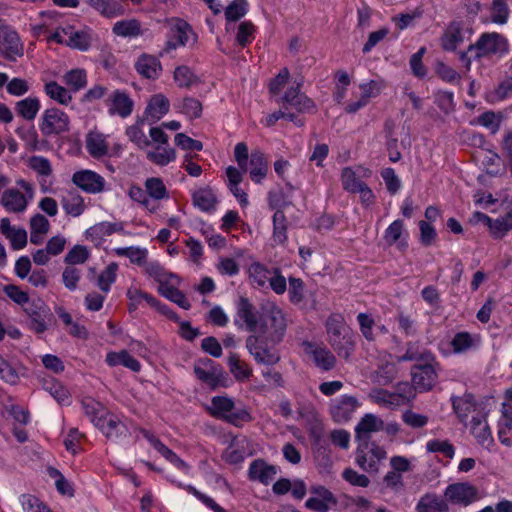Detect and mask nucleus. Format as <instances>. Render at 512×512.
<instances>
[{
  "label": "nucleus",
  "mask_w": 512,
  "mask_h": 512,
  "mask_svg": "<svg viewBox=\"0 0 512 512\" xmlns=\"http://www.w3.org/2000/svg\"><path fill=\"white\" fill-rule=\"evenodd\" d=\"M287 329L286 315L274 302H267L261 307L260 330L267 336L271 346L280 344Z\"/></svg>",
  "instance_id": "obj_1"
},
{
  "label": "nucleus",
  "mask_w": 512,
  "mask_h": 512,
  "mask_svg": "<svg viewBox=\"0 0 512 512\" xmlns=\"http://www.w3.org/2000/svg\"><path fill=\"white\" fill-rule=\"evenodd\" d=\"M325 328L328 342L337 351L338 355L348 357L349 350L353 347L351 331L347 327L344 316L341 313H331L326 322Z\"/></svg>",
  "instance_id": "obj_2"
},
{
  "label": "nucleus",
  "mask_w": 512,
  "mask_h": 512,
  "mask_svg": "<svg viewBox=\"0 0 512 512\" xmlns=\"http://www.w3.org/2000/svg\"><path fill=\"white\" fill-rule=\"evenodd\" d=\"M468 51H475V57L478 59L489 56L503 57L509 52V42L500 33L486 32L468 47Z\"/></svg>",
  "instance_id": "obj_3"
},
{
  "label": "nucleus",
  "mask_w": 512,
  "mask_h": 512,
  "mask_svg": "<svg viewBox=\"0 0 512 512\" xmlns=\"http://www.w3.org/2000/svg\"><path fill=\"white\" fill-rule=\"evenodd\" d=\"M271 343L260 335H250L246 339V348L250 355L258 364L273 366L277 364L281 357L280 354L270 347Z\"/></svg>",
  "instance_id": "obj_4"
},
{
  "label": "nucleus",
  "mask_w": 512,
  "mask_h": 512,
  "mask_svg": "<svg viewBox=\"0 0 512 512\" xmlns=\"http://www.w3.org/2000/svg\"><path fill=\"white\" fill-rule=\"evenodd\" d=\"M194 373L197 379L205 383L211 389L225 386L227 374L224 369L213 360L203 358L194 364Z\"/></svg>",
  "instance_id": "obj_5"
},
{
  "label": "nucleus",
  "mask_w": 512,
  "mask_h": 512,
  "mask_svg": "<svg viewBox=\"0 0 512 512\" xmlns=\"http://www.w3.org/2000/svg\"><path fill=\"white\" fill-rule=\"evenodd\" d=\"M439 363L434 361H423L412 367V383L415 389L420 392L430 391L438 381Z\"/></svg>",
  "instance_id": "obj_6"
},
{
  "label": "nucleus",
  "mask_w": 512,
  "mask_h": 512,
  "mask_svg": "<svg viewBox=\"0 0 512 512\" xmlns=\"http://www.w3.org/2000/svg\"><path fill=\"white\" fill-rule=\"evenodd\" d=\"M69 116L58 108L46 109L39 123L43 135H58L69 130Z\"/></svg>",
  "instance_id": "obj_7"
},
{
  "label": "nucleus",
  "mask_w": 512,
  "mask_h": 512,
  "mask_svg": "<svg viewBox=\"0 0 512 512\" xmlns=\"http://www.w3.org/2000/svg\"><path fill=\"white\" fill-rule=\"evenodd\" d=\"M110 116H119L121 118L129 117L134 109V101L129 94L123 90H114L105 99Z\"/></svg>",
  "instance_id": "obj_8"
},
{
  "label": "nucleus",
  "mask_w": 512,
  "mask_h": 512,
  "mask_svg": "<svg viewBox=\"0 0 512 512\" xmlns=\"http://www.w3.org/2000/svg\"><path fill=\"white\" fill-rule=\"evenodd\" d=\"M364 445H358L356 450L355 461L366 472L377 473L379 470V462L386 458V451L373 444L368 452Z\"/></svg>",
  "instance_id": "obj_9"
},
{
  "label": "nucleus",
  "mask_w": 512,
  "mask_h": 512,
  "mask_svg": "<svg viewBox=\"0 0 512 512\" xmlns=\"http://www.w3.org/2000/svg\"><path fill=\"white\" fill-rule=\"evenodd\" d=\"M478 490L467 482L453 483L446 487L444 496L453 504L468 506L477 499Z\"/></svg>",
  "instance_id": "obj_10"
},
{
  "label": "nucleus",
  "mask_w": 512,
  "mask_h": 512,
  "mask_svg": "<svg viewBox=\"0 0 512 512\" xmlns=\"http://www.w3.org/2000/svg\"><path fill=\"white\" fill-rule=\"evenodd\" d=\"M384 421L375 414H365L355 427V440L368 448L372 433L382 431Z\"/></svg>",
  "instance_id": "obj_11"
},
{
  "label": "nucleus",
  "mask_w": 512,
  "mask_h": 512,
  "mask_svg": "<svg viewBox=\"0 0 512 512\" xmlns=\"http://www.w3.org/2000/svg\"><path fill=\"white\" fill-rule=\"evenodd\" d=\"M0 54L9 60L22 55V45L18 34L0 20Z\"/></svg>",
  "instance_id": "obj_12"
},
{
  "label": "nucleus",
  "mask_w": 512,
  "mask_h": 512,
  "mask_svg": "<svg viewBox=\"0 0 512 512\" xmlns=\"http://www.w3.org/2000/svg\"><path fill=\"white\" fill-rule=\"evenodd\" d=\"M72 182L77 187L90 194L100 193L105 188V179L91 170L75 172L72 176Z\"/></svg>",
  "instance_id": "obj_13"
},
{
  "label": "nucleus",
  "mask_w": 512,
  "mask_h": 512,
  "mask_svg": "<svg viewBox=\"0 0 512 512\" xmlns=\"http://www.w3.org/2000/svg\"><path fill=\"white\" fill-rule=\"evenodd\" d=\"M283 107L288 110L295 109L297 112H310L315 108L314 102L300 92V83L296 87L289 88L281 98Z\"/></svg>",
  "instance_id": "obj_14"
},
{
  "label": "nucleus",
  "mask_w": 512,
  "mask_h": 512,
  "mask_svg": "<svg viewBox=\"0 0 512 512\" xmlns=\"http://www.w3.org/2000/svg\"><path fill=\"white\" fill-rule=\"evenodd\" d=\"M358 406L359 403L355 397L343 395L332 402L330 413L335 422L344 423L351 419Z\"/></svg>",
  "instance_id": "obj_15"
},
{
  "label": "nucleus",
  "mask_w": 512,
  "mask_h": 512,
  "mask_svg": "<svg viewBox=\"0 0 512 512\" xmlns=\"http://www.w3.org/2000/svg\"><path fill=\"white\" fill-rule=\"evenodd\" d=\"M96 428H98L107 439L113 441H116L121 437L129 436V430L126 424L110 411L105 416V420L101 422V425Z\"/></svg>",
  "instance_id": "obj_16"
},
{
  "label": "nucleus",
  "mask_w": 512,
  "mask_h": 512,
  "mask_svg": "<svg viewBox=\"0 0 512 512\" xmlns=\"http://www.w3.org/2000/svg\"><path fill=\"white\" fill-rule=\"evenodd\" d=\"M277 473L278 468L275 465L268 464L265 460L259 458L250 463L248 478L251 481H258L263 485H268Z\"/></svg>",
  "instance_id": "obj_17"
},
{
  "label": "nucleus",
  "mask_w": 512,
  "mask_h": 512,
  "mask_svg": "<svg viewBox=\"0 0 512 512\" xmlns=\"http://www.w3.org/2000/svg\"><path fill=\"white\" fill-rule=\"evenodd\" d=\"M141 433L145 439L171 464L178 469L187 472L189 466L171 449H169L163 442L160 441L153 433L146 429H141Z\"/></svg>",
  "instance_id": "obj_18"
},
{
  "label": "nucleus",
  "mask_w": 512,
  "mask_h": 512,
  "mask_svg": "<svg viewBox=\"0 0 512 512\" xmlns=\"http://www.w3.org/2000/svg\"><path fill=\"white\" fill-rule=\"evenodd\" d=\"M170 102L163 94H155L151 97L145 108V120L150 124L159 121L169 112Z\"/></svg>",
  "instance_id": "obj_19"
},
{
  "label": "nucleus",
  "mask_w": 512,
  "mask_h": 512,
  "mask_svg": "<svg viewBox=\"0 0 512 512\" xmlns=\"http://www.w3.org/2000/svg\"><path fill=\"white\" fill-rule=\"evenodd\" d=\"M236 317L235 324L239 327H242V325L239 324V320H241L245 324L247 331L255 332L257 330L258 319L255 308L247 298H240L237 305Z\"/></svg>",
  "instance_id": "obj_20"
},
{
  "label": "nucleus",
  "mask_w": 512,
  "mask_h": 512,
  "mask_svg": "<svg viewBox=\"0 0 512 512\" xmlns=\"http://www.w3.org/2000/svg\"><path fill=\"white\" fill-rule=\"evenodd\" d=\"M62 32L67 39V46L73 49H78L80 51H87L92 42V31L90 29L86 30H75L73 27L68 26L62 28Z\"/></svg>",
  "instance_id": "obj_21"
},
{
  "label": "nucleus",
  "mask_w": 512,
  "mask_h": 512,
  "mask_svg": "<svg viewBox=\"0 0 512 512\" xmlns=\"http://www.w3.org/2000/svg\"><path fill=\"white\" fill-rule=\"evenodd\" d=\"M81 407L84 414L95 427L101 425V422L105 420V416L109 412L101 402L90 396H85L81 399Z\"/></svg>",
  "instance_id": "obj_22"
},
{
  "label": "nucleus",
  "mask_w": 512,
  "mask_h": 512,
  "mask_svg": "<svg viewBox=\"0 0 512 512\" xmlns=\"http://www.w3.org/2000/svg\"><path fill=\"white\" fill-rule=\"evenodd\" d=\"M470 430L480 445L489 447L493 444V437L485 415L481 413L474 415L471 419Z\"/></svg>",
  "instance_id": "obj_23"
},
{
  "label": "nucleus",
  "mask_w": 512,
  "mask_h": 512,
  "mask_svg": "<svg viewBox=\"0 0 512 512\" xmlns=\"http://www.w3.org/2000/svg\"><path fill=\"white\" fill-rule=\"evenodd\" d=\"M86 150L95 159H101L108 155V143L106 135L99 131H90L86 135Z\"/></svg>",
  "instance_id": "obj_24"
},
{
  "label": "nucleus",
  "mask_w": 512,
  "mask_h": 512,
  "mask_svg": "<svg viewBox=\"0 0 512 512\" xmlns=\"http://www.w3.org/2000/svg\"><path fill=\"white\" fill-rule=\"evenodd\" d=\"M42 389L48 392L59 404L69 405L71 395L68 389L53 377H43L40 380Z\"/></svg>",
  "instance_id": "obj_25"
},
{
  "label": "nucleus",
  "mask_w": 512,
  "mask_h": 512,
  "mask_svg": "<svg viewBox=\"0 0 512 512\" xmlns=\"http://www.w3.org/2000/svg\"><path fill=\"white\" fill-rule=\"evenodd\" d=\"M510 432H512V406L502 403L497 434L501 444L507 447H512V438L508 436Z\"/></svg>",
  "instance_id": "obj_26"
},
{
  "label": "nucleus",
  "mask_w": 512,
  "mask_h": 512,
  "mask_svg": "<svg viewBox=\"0 0 512 512\" xmlns=\"http://www.w3.org/2000/svg\"><path fill=\"white\" fill-rule=\"evenodd\" d=\"M250 178L255 183H261L268 171V162L264 153L259 150L252 151L248 162Z\"/></svg>",
  "instance_id": "obj_27"
},
{
  "label": "nucleus",
  "mask_w": 512,
  "mask_h": 512,
  "mask_svg": "<svg viewBox=\"0 0 512 512\" xmlns=\"http://www.w3.org/2000/svg\"><path fill=\"white\" fill-rule=\"evenodd\" d=\"M137 72L147 79H156L162 70L160 61L151 55H141L135 63Z\"/></svg>",
  "instance_id": "obj_28"
},
{
  "label": "nucleus",
  "mask_w": 512,
  "mask_h": 512,
  "mask_svg": "<svg viewBox=\"0 0 512 512\" xmlns=\"http://www.w3.org/2000/svg\"><path fill=\"white\" fill-rule=\"evenodd\" d=\"M415 509L417 512H449L447 502L435 493L424 494Z\"/></svg>",
  "instance_id": "obj_29"
},
{
  "label": "nucleus",
  "mask_w": 512,
  "mask_h": 512,
  "mask_svg": "<svg viewBox=\"0 0 512 512\" xmlns=\"http://www.w3.org/2000/svg\"><path fill=\"white\" fill-rule=\"evenodd\" d=\"M398 362L405 361H434V354L422 347L418 341H410L407 343V349L405 354L397 357Z\"/></svg>",
  "instance_id": "obj_30"
},
{
  "label": "nucleus",
  "mask_w": 512,
  "mask_h": 512,
  "mask_svg": "<svg viewBox=\"0 0 512 512\" xmlns=\"http://www.w3.org/2000/svg\"><path fill=\"white\" fill-rule=\"evenodd\" d=\"M452 407L460 422L465 423L469 414L476 409V403L472 394H465L462 397H451Z\"/></svg>",
  "instance_id": "obj_31"
},
{
  "label": "nucleus",
  "mask_w": 512,
  "mask_h": 512,
  "mask_svg": "<svg viewBox=\"0 0 512 512\" xmlns=\"http://www.w3.org/2000/svg\"><path fill=\"white\" fill-rule=\"evenodd\" d=\"M105 361L109 366L114 367L122 365L134 372H138L141 369L140 362L132 355H130V353L126 350H121L119 352H109L106 355Z\"/></svg>",
  "instance_id": "obj_32"
},
{
  "label": "nucleus",
  "mask_w": 512,
  "mask_h": 512,
  "mask_svg": "<svg viewBox=\"0 0 512 512\" xmlns=\"http://www.w3.org/2000/svg\"><path fill=\"white\" fill-rule=\"evenodd\" d=\"M89 5L107 18H114L125 13L124 6L117 0H87Z\"/></svg>",
  "instance_id": "obj_33"
},
{
  "label": "nucleus",
  "mask_w": 512,
  "mask_h": 512,
  "mask_svg": "<svg viewBox=\"0 0 512 512\" xmlns=\"http://www.w3.org/2000/svg\"><path fill=\"white\" fill-rule=\"evenodd\" d=\"M403 232L404 223L402 220L397 219L385 230L384 240L389 246L397 245L400 250H404L407 247V242L401 239Z\"/></svg>",
  "instance_id": "obj_34"
},
{
  "label": "nucleus",
  "mask_w": 512,
  "mask_h": 512,
  "mask_svg": "<svg viewBox=\"0 0 512 512\" xmlns=\"http://www.w3.org/2000/svg\"><path fill=\"white\" fill-rule=\"evenodd\" d=\"M145 189L149 199L154 203L155 201H161L169 199V192L159 177H150L145 181Z\"/></svg>",
  "instance_id": "obj_35"
},
{
  "label": "nucleus",
  "mask_w": 512,
  "mask_h": 512,
  "mask_svg": "<svg viewBox=\"0 0 512 512\" xmlns=\"http://www.w3.org/2000/svg\"><path fill=\"white\" fill-rule=\"evenodd\" d=\"M144 266L146 274L152 277L156 282H158L159 286L171 283L173 280H175L177 283L179 282V278L177 275L167 272L156 261H152L149 263L146 262Z\"/></svg>",
  "instance_id": "obj_36"
},
{
  "label": "nucleus",
  "mask_w": 512,
  "mask_h": 512,
  "mask_svg": "<svg viewBox=\"0 0 512 512\" xmlns=\"http://www.w3.org/2000/svg\"><path fill=\"white\" fill-rule=\"evenodd\" d=\"M272 240L277 245H283L287 241V218L283 210L275 211L273 217Z\"/></svg>",
  "instance_id": "obj_37"
},
{
  "label": "nucleus",
  "mask_w": 512,
  "mask_h": 512,
  "mask_svg": "<svg viewBox=\"0 0 512 512\" xmlns=\"http://www.w3.org/2000/svg\"><path fill=\"white\" fill-rule=\"evenodd\" d=\"M463 41L461 27L458 23H452L441 37V46L445 51H454Z\"/></svg>",
  "instance_id": "obj_38"
},
{
  "label": "nucleus",
  "mask_w": 512,
  "mask_h": 512,
  "mask_svg": "<svg viewBox=\"0 0 512 512\" xmlns=\"http://www.w3.org/2000/svg\"><path fill=\"white\" fill-rule=\"evenodd\" d=\"M146 157L157 166H166L176 159V151L174 148L158 145L154 150L148 151Z\"/></svg>",
  "instance_id": "obj_39"
},
{
  "label": "nucleus",
  "mask_w": 512,
  "mask_h": 512,
  "mask_svg": "<svg viewBox=\"0 0 512 512\" xmlns=\"http://www.w3.org/2000/svg\"><path fill=\"white\" fill-rule=\"evenodd\" d=\"M158 291L162 296L177 304L182 309L189 310L191 308V304L185 294L174 287L172 282L159 286Z\"/></svg>",
  "instance_id": "obj_40"
},
{
  "label": "nucleus",
  "mask_w": 512,
  "mask_h": 512,
  "mask_svg": "<svg viewBox=\"0 0 512 512\" xmlns=\"http://www.w3.org/2000/svg\"><path fill=\"white\" fill-rule=\"evenodd\" d=\"M2 203L4 207L13 212H20L26 208L25 196L16 189H9L3 193Z\"/></svg>",
  "instance_id": "obj_41"
},
{
  "label": "nucleus",
  "mask_w": 512,
  "mask_h": 512,
  "mask_svg": "<svg viewBox=\"0 0 512 512\" xmlns=\"http://www.w3.org/2000/svg\"><path fill=\"white\" fill-rule=\"evenodd\" d=\"M512 230V210L505 215L492 219L489 231L494 239H501Z\"/></svg>",
  "instance_id": "obj_42"
},
{
  "label": "nucleus",
  "mask_w": 512,
  "mask_h": 512,
  "mask_svg": "<svg viewBox=\"0 0 512 512\" xmlns=\"http://www.w3.org/2000/svg\"><path fill=\"white\" fill-rule=\"evenodd\" d=\"M193 203L205 212L215 210L217 199L211 189H199L193 193Z\"/></svg>",
  "instance_id": "obj_43"
},
{
  "label": "nucleus",
  "mask_w": 512,
  "mask_h": 512,
  "mask_svg": "<svg viewBox=\"0 0 512 512\" xmlns=\"http://www.w3.org/2000/svg\"><path fill=\"white\" fill-rule=\"evenodd\" d=\"M63 209L68 215L80 216L85 209L84 199L77 192L70 191L62 200Z\"/></svg>",
  "instance_id": "obj_44"
},
{
  "label": "nucleus",
  "mask_w": 512,
  "mask_h": 512,
  "mask_svg": "<svg viewBox=\"0 0 512 512\" xmlns=\"http://www.w3.org/2000/svg\"><path fill=\"white\" fill-rule=\"evenodd\" d=\"M63 82L70 91L77 92L87 85V73L84 69H71L63 75Z\"/></svg>",
  "instance_id": "obj_45"
},
{
  "label": "nucleus",
  "mask_w": 512,
  "mask_h": 512,
  "mask_svg": "<svg viewBox=\"0 0 512 512\" xmlns=\"http://www.w3.org/2000/svg\"><path fill=\"white\" fill-rule=\"evenodd\" d=\"M114 253L117 256L129 258L131 263L137 264L139 266L146 264L148 255L147 249L134 246L115 248Z\"/></svg>",
  "instance_id": "obj_46"
},
{
  "label": "nucleus",
  "mask_w": 512,
  "mask_h": 512,
  "mask_svg": "<svg viewBox=\"0 0 512 512\" xmlns=\"http://www.w3.org/2000/svg\"><path fill=\"white\" fill-rule=\"evenodd\" d=\"M124 231V224L122 222H100L90 227L87 230V234L92 237L103 238L106 236H110L115 232Z\"/></svg>",
  "instance_id": "obj_47"
},
{
  "label": "nucleus",
  "mask_w": 512,
  "mask_h": 512,
  "mask_svg": "<svg viewBox=\"0 0 512 512\" xmlns=\"http://www.w3.org/2000/svg\"><path fill=\"white\" fill-rule=\"evenodd\" d=\"M46 94L59 104L68 105L72 101L70 90L59 85L57 82L51 81L44 85Z\"/></svg>",
  "instance_id": "obj_48"
},
{
  "label": "nucleus",
  "mask_w": 512,
  "mask_h": 512,
  "mask_svg": "<svg viewBox=\"0 0 512 512\" xmlns=\"http://www.w3.org/2000/svg\"><path fill=\"white\" fill-rule=\"evenodd\" d=\"M144 121L145 119L138 120L135 124L127 127L125 132L129 140L140 149H145L150 145V140L142 129Z\"/></svg>",
  "instance_id": "obj_49"
},
{
  "label": "nucleus",
  "mask_w": 512,
  "mask_h": 512,
  "mask_svg": "<svg viewBox=\"0 0 512 512\" xmlns=\"http://www.w3.org/2000/svg\"><path fill=\"white\" fill-rule=\"evenodd\" d=\"M249 278L252 283L259 288H263L268 283L272 271L260 262H254L249 267Z\"/></svg>",
  "instance_id": "obj_50"
},
{
  "label": "nucleus",
  "mask_w": 512,
  "mask_h": 512,
  "mask_svg": "<svg viewBox=\"0 0 512 512\" xmlns=\"http://www.w3.org/2000/svg\"><path fill=\"white\" fill-rule=\"evenodd\" d=\"M112 31L117 36L135 37L141 34L139 21L135 19L118 21L113 25Z\"/></svg>",
  "instance_id": "obj_51"
},
{
  "label": "nucleus",
  "mask_w": 512,
  "mask_h": 512,
  "mask_svg": "<svg viewBox=\"0 0 512 512\" xmlns=\"http://www.w3.org/2000/svg\"><path fill=\"white\" fill-rule=\"evenodd\" d=\"M509 0H492L491 3V21L498 25H504L508 22L510 16Z\"/></svg>",
  "instance_id": "obj_52"
},
{
  "label": "nucleus",
  "mask_w": 512,
  "mask_h": 512,
  "mask_svg": "<svg viewBox=\"0 0 512 512\" xmlns=\"http://www.w3.org/2000/svg\"><path fill=\"white\" fill-rule=\"evenodd\" d=\"M234 402L231 398L224 396H215L211 400L210 414L216 418L224 419L228 412L234 408Z\"/></svg>",
  "instance_id": "obj_53"
},
{
  "label": "nucleus",
  "mask_w": 512,
  "mask_h": 512,
  "mask_svg": "<svg viewBox=\"0 0 512 512\" xmlns=\"http://www.w3.org/2000/svg\"><path fill=\"white\" fill-rule=\"evenodd\" d=\"M188 25L185 22H179L172 28V35L167 41L166 51L176 49L180 45H185L188 41Z\"/></svg>",
  "instance_id": "obj_54"
},
{
  "label": "nucleus",
  "mask_w": 512,
  "mask_h": 512,
  "mask_svg": "<svg viewBox=\"0 0 512 512\" xmlns=\"http://www.w3.org/2000/svg\"><path fill=\"white\" fill-rule=\"evenodd\" d=\"M228 366L230 372L238 381L246 380L252 375V370L249 368V366L241 361L239 357L234 353L230 354L228 357Z\"/></svg>",
  "instance_id": "obj_55"
},
{
  "label": "nucleus",
  "mask_w": 512,
  "mask_h": 512,
  "mask_svg": "<svg viewBox=\"0 0 512 512\" xmlns=\"http://www.w3.org/2000/svg\"><path fill=\"white\" fill-rule=\"evenodd\" d=\"M128 195L133 201L142 205L150 213H155L159 208L158 205L149 199L146 193V189H142L140 186L131 185L128 191Z\"/></svg>",
  "instance_id": "obj_56"
},
{
  "label": "nucleus",
  "mask_w": 512,
  "mask_h": 512,
  "mask_svg": "<svg viewBox=\"0 0 512 512\" xmlns=\"http://www.w3.org/2000/svg\"><path fill=\"white\" fill-rule=\"evenodd\" d=\"M118 265L115 262L110 263L98 276L97 285L103 292L107 293L111 285L116 280Z\"/></svg>",
  "instance_id": "obj_57"
},
{
  "label": "nucleus",
  "mask_w": 512,
  "mask_h": 512,
  "mask_svg": "<svg viewBox=\"0 0 512 512\" xmlns=\"http://www.w3.org/2000/svg\"><path fill=\"white\" fill-rule=\"evenodd\" d=\"M34 171H36L38 175L42 177L40 180V185L42 191L46 192L50 186V182H48L45 177L50 176L52 173L50 162L44 157L34 156Z\"/></svg>",
  "instance_id": "obj_58"
},
{
  "label": "nucleus",
  "mask_w": 512,
  "mask_h": 512,
  "mask_svg": "<svg viewBox=\"0 0 512 512\" xmlns=\"http://www.w3.org/2000/svg\"><path fill=\"white\" fill-rule=\"evenodd\" d=\"M426 450L430 453H441L450 459H452L455 454V448L449 440H430L426 443Z\"/></svg>",
  "instance_id": "obj_59"
},
{
  "label": "nucleus",
  "mask_w": 512,
  "mask_h": 512,
  "mask_svg": "<svg viewBox=\"0 0 512 512\" xmlns=\"http://www.w3.org/2000/svg\"><path fill=\"white\" fill-rule=\"evenodd\" d=\"M174 80L180 88H189L197 82V76L187 66H179L174 71Z\"/></svg>",
  "instance_id": "obj_60"
},
{
  "label": "nucleus",
  "mask_w": 512,
  "mask_h": 512,
  "mask_svg": "<svg viewBox=\"0 0 512 512\" xmlns=\"http://www.w3.org/2000/svg\"><path fill=\"white\" fill-rule=\"evenodd\" d=\"M313 358L318 367L325 371L331 370L336 363L335 356L325 348H318L313 351Z\"/></svg>",
  "instance_id": "obj_61"
},
{
  "label": "nucleus",
  "mask_w": 512,
  "mask_h": 512,
  "mask_svg": "<svg viewBox=\"0 0 512 512\" xmlns=\"http://www.w3.org/2000/svg\"><path fill=\"white\" fill-rule=\"evenodd\" d=\"M247 7V0H233L225 9L226 20L230 22L239 20L247 13Z\"/></svg>",
  "instance_id": "obj_62"
},
{
  "label": "nucleus",
  "mask_w": 512,
  "mask_h": 512,
  "mask_svg": "<svg viewBox=\"0 0 512 512\" xmlns=\"http://www.w3.org/2000/svg\"><path fill=\"white\" fill-rule=\"evenodd\" d=\"M416 389L414 385L408 382L399 383L396 387L395 393L399 400L394 401L395 406L407 404L415 399Z\"/></svg>",
  "instance_id": "obj_63"
},
{
  "label": "nucleus",
  "mask_w": 512,
  "mask_h": 512,
  "mask_svg": "<svg viewBox=\"0 0 512 512\" xmlns=\"http://www.w3.org/2000/svg\"><path fill=\"white\" fill-rule=\"evenodd\" d=\"M180 112L190 119L199 118L202 114V104L196 98L185 97L181 102Z\"/></svg>",
  "instance_id": "obj_64"
}]
</instances>
